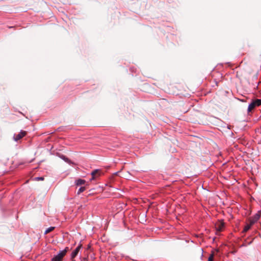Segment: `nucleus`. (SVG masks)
<instances>
[{
	"label": "nucleus",
	"instance_id": "obj_16",
	"mask_svg": "<svg viewBox=\"0 0 261 261\" xmlns=\"http://www.w3.org/2000/svg\"><path fill=\"white\" fill-rule=\"evenodd\" d=\"M213 258H214L213 254H211L210 256L208 257V261H213Z\"/></svg>",
	"mask_w": 261,
	"mask_h": 261
},
{
	"label": "nucleus",
	"instance_id": "obj_17",
	"mask_svg": "<svg viewBox=\"0 0 261 261\" xmlns=\"http://www.w3.org/2000/svg\"><path fill=\"white\" fill-rule=\"evenodd\" d=\"M135 200V201L137 200V199L136 198H133V199H132V202H133V201Z\"/></svg>",
	"mask_w": 261,
	"mask_h": 261
},
{
	"label": "nucleus",
	"instance_id": "obj_3",
	"mask_svg": "<svg viewBox=\"0 0 261 261\" xmlns=\"http://www.w3.org/2000/svg\"><path fill=\"white\" fill-rule=\"evenodd\" d=\"M27 134V132L24 130H21L19 133L17 135H14L13 138L15 141H18L22 137L25 136Z\"/></svg>",
	"mask_w": 261,
	"mask_h": 261
},
{
	"label": "nucleus",
	"instance_id": "obj_10",
	"mask_svg": "<svg viewBox=\"0 0 261 261\" xmlns=\"http://www.w3.org/2000/svg\"><path fill=\"white\" fill-rule=\"evenodd\" d=\"M224 223H220L218 226L216 227V230L219 231H221L224 227Z\"/></svg>",
	"mask_w": 261,
	"mask_h": 261
},
{
	"label": "nucleus",
	"instance_id": "obj_1",
	"mask_svg": "<svg viewBox=\"0 0 261 261\" xmlns=\"http://www.w3.org/2000/svg\"><path fill=\"white\" fill-rule=\"evenodd\" d=\"M261 216V210L258 211L257 213L255 214L254 216L250 218L249 221L251 225H253L260 218Z\"/></svg>",
	"mask_w": 261,
	"mask_h": 261
},
{
	"label": "nucleus",
	"instance_id": "obj_7",
	"mask_svg": "<svg viewBox=\"0 0 261 261\" xmlns=\"http://www.w3.org/2000/svg\"><path fill=\"white\" fill-rule=\"evenodd\" d=\"M86 181L84 179L79 178L75 180V185L77 186L85 184Z\"/></svg>",
	"mask_w": 261,
	"mask_h": 261
},
{
	"label": "nucleus",
	"instance_id": "obj_2",
	"mask_svg": "<svg viewBox=\"0 0 261 261\" xmlns=\"http://www.w3.org/2000/svg\"><path fill=\"white\" fill-rule=\"evenodd\" d=\"M82 247V244H80L76 247V248L72 252V253L71 254V258L72 260V261H74L73 260V258H74L77 255V254Z\"/></svg>",
	"mask_w": 261,
	"mask_h": 261
},
{
	"label": "nucleus",
	"instance_id": "obj_8",
	"mask_svg": "<svg viewBox=\"0 0 261 261\" xmlns=\"http://www.w3.org/2000/svg\"><path fill=\"white\" fill-rule=\"evenodd\" d=\"M255 107H256L254 102L252 101L248 106V112H251Z\"/></svg>",
	"mask_w": 261,
	"mask_h": 261
},
{
	"label": "nucleus",
	"instance_id": "obj_12",
	"mask_svg": "<svg viewBox=\"0 0 261 261\" xmlns=\"http://www.w3.org/2000/svg\"><path fill=\"white\" fill-rule=\"evenodd\" d=\"M55 227H53V226H50V227H49L47 228L45 230V232H44V234H47V233H48V232H49L51 231L52 230H53L55 229Z\"/></svg>",
	"mask_w": 261,
	"mask_h": 261
},
{
	"label": "nucleus",
	"instance_id": "obj_18",
	"mask_svg": "<svg viewBox=\"0 0 261 261\" xmlns=\"http://www.w3.org/2000/svg\"><path fill=\"white\" fill-rule=\"evenodd\" d=\"M84 261H87V259H86V258H85V259H84Z\"/></svg>",
	"mask_w": 261,
	"mask_h": 261
},
{
	"label": "nucleus",
	"instance_id": "obj_13",
	"mask_svg": "<svg viewBox=\"0 0 261 261\" xmlns=\"http://www.w3.org/2000/svg\"><path fill=\"white\" fill-rule=\"evenodd\" d=\"M86 190L85 187H81L77 192V194L79 195L81 193L84 192Z\"/></svg>",
	"mask_w": 261,
	"mask_h": 261
},
{
	"label": "nucleus",
	"instance_id": "obj_9",
	"mask_svg": "<svg viewBox=\"0 0 261 261\" xmlns=\"http://www.w3.org/2000/svg\"><path fill=\"white\" fill-rule=\"evenodd\" d=\"M51 261H62L63 258L58 256L57 255H55L51 259Z\"/></svg>",
	"mask_w": 261,
	"mask_h": 261
},
{
	"label": "nucleus",
	"instance_id": "obj_5",
	"mask_svg": "<svg viewBox=\"0 0 261 261\" xmlns=\"http://www.w3.org/2000/svg\"><path fill=\"white\" fill-rule=\"evenodd\" d=\"M69 250V248L66 247L64 249L59 251V252L57 254L58 256H60L62 258H63L64 256L66 255L67 251Z\"/></svg>",
	"mask_w": 261,
	"mask_h": 261
},
{
	"label": "nucleus",
	"instance_id": "obj_14",
	"mask_svg": "<svg viewBox=\"0 0 261 261\" xmlns=\"http://www.w3.org/2000/svg\"><path fill=\"white\" fill-rule=\"evenodd\" d=\"M252 225H251V223H250L249 224H247L246 225L244 228V231L246 232L251 227Z\"/></svg>",
	"mask_w": 261,
	"mask_h": 261
},
{
	"label": "nucleus",
	"instance_id": "obj_11",
	"mask_svg": "<svg viewBox=\"0 0 261 261\" xmlns=\"http://www.w3.org/2000/svg\"><path fill=\"white\" fill-rule=\"evenodd\" d=\"M252 101L254 102L256 107H258L261 105V99H256Z\"/></svg>",
	"mask_w": 261,
	"mask_h": 261
},
{
	"label": "nucleus",
	"instance_id": "obj_6",
	"mask_svg": "<svg viewBox=\"0 0 261 261\" xmlns=\"http://www.w3.org/2000/svg\"><path fill=\"white\" fill-rule=\"evenodd\" d=\"M59 157L60 159L63 160L64 161H65L66 163H68L69 165L73 164V162H72L69 159H68L67 157H66L65 155L63 154H61L59 155Z\"/></svg>",
	"mask_w": 261,
	"mask_h": 261
},
{
	"label": "nucleus",
	"instance_id": "obj_15",
	"mask_svg": "<svg viewBox=\"0 0 261 261\" xmlns=\"http://www.w3.org/2000/svg\"><path fill=\"white\" fill-rule=\"evenodd\" d=\"M44 179V177L41 176V177H36L34 178V180L36 181L38 180H43Z\"/></svg>",
	"mask_w": 261,
	"mask_h": 261
},
{
	"label": "nucleus",
	"instance_id": "obj_4",
	"mask_svg": "<svg viewBox=\"0 0 261 261\" xmlns=\"http://www.w3.org/2000/svg\"><path fill=\"white\" fill-rule=\"evenodd\" d=\"M101 173H102V172L100 169H97L93 170L92 172H91L92 177L90 178V180H94L96 177L99 176L100 175Z\"/></svg>",
	"mask_w": 261,
	"mask_h": 261
}]
</instances>
